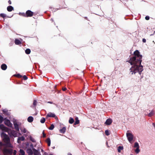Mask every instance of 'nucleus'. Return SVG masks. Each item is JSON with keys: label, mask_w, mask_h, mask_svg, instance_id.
Listing matches in <instances>:
<instances>
[{"label": "nucleus", "mask_w": 155, "mask_h": 155, "mask_svg": "<svg viewBox=\"0 0 155 155\" xmlns=\"http://www.w3.org/2000/svg\"><path fill=\"white\" fill-rule=\"evenodd\" d=\"M142 57V56L140 54L139 51L136 50L134 52V56L130 58L128 62L133 65L130 69L131 74L137 72H138L140 74L143 70V66L141 64Z\"/></svg>", "instance_id": "f257e3e1"}, {"label": "nucleus", "mask_w": 155, "mask_h": 155, "mask_svg": "<svg viewBox=\"0 0 155 155\" xmlns=\"http://www.w3.org/2000/svg\"><path fill=\"white\" fill-rule=\"evenodd\" d=\"M3 137V140L5 143V146L8 147H11V144L10 142V140L8 136L5 133L2 134Z\"/></svg>", "instance_id": "f03ea898"}, {"label": "nucleus", "mask_w": 155, "mask_h": 155, "mask_svg": "<svg viewBox=\"0 0 155 155\" xmlns=\"http://www.w3.org/2000/svg\"><path fill=\"white\" fill-rule=\"evenodd\" d=\"M34 13L30 10H27L25 13H23V16L25 17H30L33 15Z\"/></svg>", "instance_id": "7ed1b4c3"}, {"label": "nucleus", "mask_w": 155, "mask_h": 155, "mask_svg": "<svg viewBox=\"0 0 155 155\" xmlns=\"http://www.w3.org/2000/svg\"><path fill=\"white\" fill-rule=\"evenodd\" d=\"M3 152L4 154H9L10 155L12 154L13 150L12 149H4L3 150Z\"/></svg>", "instance_id": "20e7f679"}, {"label": "nucleus", "mask_w": 155, "mask_h": 155, "mask_svg": "<svg viewBox=\"0 0 155 155\" xmlns=\"http://www.w3.org/2000/svg\"><path fill=\"white\" fill-rule=\"evenodd\" d=\"M4 120V123L6 125L9 127H12V124L11 123L10 120L7 119L6 118H5Z\"/></svg>", "instance_id": "39448f33"}, {"label": "nucleus", "mask_w": 155, "mask_h": 155, "mask_svg": "<svg viewBox=\"0 0 155 155\" xmlns=\"http://www.w3.org/2000/svg\"><path fill=\"white\" fill-rule=\"evenodd\" d=\"M127 136L128 140L129 142L131 141L133 139V136L132 134L130 133H127Z\"/></svg>", "instance_id": "423d86ee"}, {"label": "nucleus", "mask_w": 155, "mask_h": 155, "mask_svg": "<svg viewBox=\"0 0 155 155\" xmlns=\"http://www.w3.org/2000/svg\"><path fill=\"white\" fill-rule=\"evenodd\" d=\"M14 126L15 129L16 130L17 132L19 131V126L18 124L16 122H14Z\"/></svg>", "instance_id": "0eeeda50"}, {"label": "nucleus", "mask_w": 155, "mask_h": 155, "mask_svg": "<svg viewBox=\"0 0 155 155\" xmlns=\"http://www.w3.org/2000/svg\"><path fill=\"white\" fill-rule=\"evenodd\" d=\"M56 117L55 115L52 113L50 112L47 114L46 116V118L47 119L48 117Z\"/></svg>", "instance_id": "6e6552de"}, {"label": "nucleus", "mask_w": 155, "mask_h": 155, "mask_svg": "<svg viewBox=\"0 0 155 155\" xmlns=\"http://www.w3.org/2000/svg\"><path fill=\"white\" fill-rule=\"evenodd\" d=\"M17 132L14 130H11L10 134L14 137H17Z\"/></svg>", "instance_id": "1a4fd4ad"}, {"label": "nucleus", "mask_w": 155, "mask_h": 155, "mask_svg": "<svg viewBox=\"0 0 155 155\" xmlns=\"http://www.w3.org/2000/svg\"><path fill=\"white\" fill-rule=\"evenodd\" d=\"M25 139V137L23 136L19 137L18 138L17 142L19 143H21V141H24Z\"/></svg>", "instance_id": "9d476101"}, {"label": "nucleus", "mask_w": 155, "mask_h": 155, "mask_svg": "<svg viewBox=\"0 0 155 155\" xmlns=\"http://www.w3.org/2000/svg\"><path fill=\"white\" fill-rule=\"evenodd\" d=\"M32 150H33L34 154V155H41L40 152L35 148H33Z\"/></svg>", "instance_id": "9b49d317"}, {"label": "nucleus", "mask_w": 155, "mask_h": 155, "mask_svg": "<svg viewBox=\"0 0 155 155\" xmlns=\"http://www.w3.org/2000/svg\"><path fill=\"white\" fill-rule=\"evenodd\" d=\"M0 129H2V130L7 131L8 128L7 127H5L4 125L2 124L0 125Z\"/></svg>", "instance_id": "f8f14e48"}, {"label": "nucleus", "mask_w": 155, "mask_h": 155, "mask_svg": "<svg viewBox=\"0 0 155 155\" xmlns=\"http://www.w3.org/2000/svg\"><path fill=\"white\" fill-rule=\"evenodd\" d=\"M112 122V120L110 119H107L105 122V124L107 125H110Z\"/></svg>", "instance_id": "ddd939ff"}, {"label": "nucleus", "mask_w": 155, "mask_h": 155, "mask_svg": "<svg viewBox=\"0 0 155 155\" xmlns=\"http://www.w3.org/2000/svg\"><path fill=\"white\" fill-rule=\"evenodd\" d=\"M1 68L3 70H5L7 68V66L6 64H3L1 65Z\"/></svg>", "instance_id": "4468645a"}, {"label": "nucleus", "mask_w": 155, "mask_h": 155, "mask_svg": "<svg viewBox=\"0 0 155 155\" xmlns=\"http://www.w3.org/2000/svg\"><path fill=\"white\" fill-rule=\"evenodd\" d=\"M14 10L13 7L12 6L10 5L7 7V10L8 12H11Z\"/></svg>", "instance_id": "2eb2a0df"}, {"label": "nucleus", "mask_w": 155, "mask_h": 155, "mask_svg": "<svg viewBox=\"0 0 155 155\" xmlns=\"http://www.w3.org/2000/svg\"><path fill=\"white\" fill-rule=\"evenodd\" d=\"M75 121L74 124V125H76L79 124L80 121L77 117H75Z\"/></svg>", "instance_id": "dca6fc26"}, {"label": "nucleus", "mask_w": 155, "mask_h": 155, "mask_svg": "<svg viewBox=\"0 0 155 155\" xmlns=\"http://www.w3.org/2000/svg\"><path fill=\"white\" fill-rule=\"evenodd\" d=\"M66 130V128L65 127H63L62 129L60 130V133H64Z\"/></svg>", "instance_id": "f3484780"}, {"label": "nucleus", "mask_w": 155, "mask_h": 155, "mask_svg": "<svg viewBox=\"0 0 155 155\" xmlns=\"http://www.w3.org/2000/svg\"><path fill=\"white\" fill-rule=\"evenodd\" d=\"M27 153L29 155H32L33 154V150L32 151L31 149H28L27 150Z\"/></svg>", "instance_id": "a211bd4d"}, {"label": "nucleus", "mask_w": 155, "mask_h": 155, "mask_svg": "<svg viewBox=\"0 0 155 155\" xmlns=\"http://www.w3.org/2000/svg\"><path fill=\"white\" fill-rule=\"evenodd\" d=\"M15 43L16 45H19L21 44V41L19 40L18 39H15Z\"/></svg>", "instance_id": "6ab92c4d"}, {"label": "nucleus", "mask_w": 155, "mask_h": 155, "mask_svg": "<svg viewBox=\"0 0 155 155\" xmlns=\"http://www.w3.org/2000/svg\"><path fill=\"white\" fill-rule=\"evenodd\" d=\"M33 118L31 116H30L28 118V122L31 123L33 121Z\"/></svg>", "instance_id": "aec40b11"}, {"label": "nucleus", "mask_w": 155, "mask_h": 155, "mask_svg": "<svg viewBox=\"0 0 155 155\" xmlns=\"http://www.w3.org/2000/svg\"><path fill=\"white\" fill-rule=\"evenodd\" d=\"M46 142L48 143V146H50L51 145V140L49 138H48L46 140Z\"/></svg>", "instance_id": "412c9836"}, {"label": "nucleus", "mask_w": 155, "mask_h": 155, "mask_svg": "<svg viewBox=\"0 0 155 155\" xmlns=\"http://www.w3.org/2000/svg\"><path fill=\"white\" fill-rule=\"evenodd\" d=\"M74 122V119L72 117H70L69 119V123L70 124H73Z\"/></svg>", "instance_id": "4be33fe9"}, {"label": "nucleus", "mask_w": 155, "mask_h": 155, "mask_svg": "<svg viewBox=\"0 0 155 155\" xmlns=\"http://www.w3.org/2000/svg\"><path fill=\"white\" fill-rule=\"evenodd\" d=\"M19 152H20V154L19 155H25V152L23 150L20 149L19 150Z\"/></svg>", "instance_id": "5701e85b"}, {"label": "nucleus", "mask_w": 155, "mask_h": 155, "mask_svg": "<svg viewBox=\"0 0 155 155\" xmlns=\"http://www.w3.org/2000/svg\"><path fill=\"white\" fill-rule=\"evenodd\" d=\"M25 52L27 54H29L31 52V50L29 49H27L25 51Z\"/></svg>", "instance_id": "b1692460"}, {"label": "nucleus", "mask_w": 155, "mask_h": 155, "mask_svg": "<svg viewBox=\"0 0 155 155\" xmlns=\"http://www.w3.org/2000/svg\"><path fill=\"white\" fill-rule=\"evenodd\" d=\"M30 140L33 143H35L36 142V141L35 139L33 138L31 136L30 137Z\"/></svg>", "instance_id": "393cba45"}, {"label": "nucleus", "mask_w": 155, "mask_h": 155, "mask_svg": "<svg viewBox=\"0 0 155 155\" xmlns=\"http://www.w3.org/2000/svg\"><path fill=\"white\" fill-rule=\"evenodd\" d=\"M20 130L21 132L24 133H25L26 132V129L25 128H20Z\"/></svg>", "instance_id": "a878e982"}, {"label": "nucleus", "mask_w": 155, "mask_h": 155, "mask_svg": "<svg viewBox=\"0 0 155 155\" xmlns=\"http://www.w3.org/2000/svg\"><path fill=\"white\" fill-rule=\"evenodd\" d=\"M154 114V112L153 111H152L148 115L149 117H151Z\"/></svg>", "instance_id": "bb28decb"}, {"label": "nucleus", "mask_w": 155, "mask_h": 155, "mask_svg": "<svg viewBox=\"0 0 155 155\" xmlns=\"http://www.w3.org/2000/svg\"><path fill=\"white\" fill-rule=\"evenodd\" d=\"M45 119L44 117H42L40 120V122L41 123H44L45 122Z\"/></svg>", "instance_id": "cd10ccee"}, {"label": "nucleus", "mask_w": 155, "mask_h": 155, "mask_svg": "<svg viewBox=\"0 0 155 155\" xmlns=\"http://www.w3.org/2000/svg\"><path fill=\"white\" fill-rule=\"evenodd\" d=\"M54 128V126L53 124H52L51 125L50 127L48 128L50 130H53Z\"/></svg>", "instance_id": "c85d7f7f"}, {"label": "nucleus", "mask_w": 155, "mask_h": 155, "mask_svg": "<svg viewBox=\"0 0 155 155\" xmlns=\"http://www.w3.org/2000/svg\"><path fill=\"white\" fill-rule=\"evenodd\" d=\"M123 148L122 147L119 146L118 147V148L117 149L118 152H120L121 150H123Z\"/></svg>", "instance_id": "c756f323"}, {"label": "nucleus", "mask_w": 155, "mask_h": 155, "mask_svg": "<svg viewBox=\"0 0 155 155\" xmlns=\"http://www.w3.org/2000/svg\"><path fill=\"white\" fill-rule=\"evenodd\" d=\"M4 119L3 117L1 115H0V124L2 122Z\"/></svg>", "instance_id": "7c9ffc66"}, {"label": "nucleus", "mask_w": 155, "mask_h": 155, "mask_svg": "<svg viewBox=\"0 0 155 155\" xmlns=\"http://www.w3.org/2000/svg\"><path fill=\"white\" fill-rule=\"evenodd\" d=\"M134 147L135 148L139 147V144L138 143L135 142L134 143Z\"/></svg>", "instance_id": "2f4dec72"}, {"label": "nucleus", "mask_w": 155, "mask_h": 155, "mask_svg": "<svg viewBox=\"0 0 155 155\" xmlns=\"http://www.w3.org/2000/svg\"><path fill=\"white\" fill-rule=\"evenodd\" d=\"M0 16L4 18L6 16V14H5L1 13V14H0Z\"/></svg>", "instance_id": "473e14b6"}, {"label": "nucleus", "mask_w": 155, "mask_h": 155, "mask_svg": "<svg viewBox=\"0 0 155 155\" xmlns=\"http://www.w3.org/2000/svg\"><path fill=\"white\" fill-rule=\"evenodd\" d=\"M139 148V147H137L136 149L135 150V152L137 153H138L140 151Z\"/></svg>", "instance_id": "72a5a7b5"}, {"label": "nucleus", "mask_w": 155, "mask_h": 155, "mask_svg": "<svg viewBox=\"0 0 155 155\" xmlns=\"http://www.w3.org/2000/svg\"><path fill=\"white\" fill-rule=\"evenodd\" d=\"M15 76L16 77L19 78H21L22 77V76L19 74H17L15 75Z\"/></svg>", "instance_id": "f704fd0d"}, {"label": "nucleus", "mask_w": 155, "mask_h": 155, "mask_svg": "<svg viewBox=\"0 0 155 155\" xmlns=\"http://www.w3.org/2000/svg\"><path fill=\"white\" fill-rule=\"evenodd\" d=\"M105 133L106 135L108 136L109 135V131L108 130H106L105 131Z\"/></svg>", "instance_id": "c9c22d12"}, {"label": "nucleus", "mask_w": 155, "mask_h": 155, "mask_svg": "<svg viewBox=\"0 0 155 155\" xmlns=\"http://www.w3.org/2000/svg\"><path fill=\"white\" fill-rule=\"evenodd\" d=\"M23 78L24 80H26L28 79V77L25 75H24L23 76Z\"/></svg>", "instance_id": "e433bc0d"}, {"label": "nucleus", "mask_w": 155, "mask_h": 155, "mask_svg": "<svg viewBox=\"0 0 155 155\" xmlns=\"http://www.w3.org/2000/svg\"><path fill=\"white\" fill-rule=\"evenodd\" d=\"M37 101L35 100H34L33 101V104L34 106H35L36 105Z\"/></svg>", "instance_id": "4c0bfd02"}, {"label": "nucleus", "mask_w": 155, "mask_h": 155, "mask_svg": "<svg viewBox=\"0 0 155 155\" xmlns=\"http://www.w3.org/2000/svg\"><path fill=\"white\" fill-rule=\"evenodd\" d=\"M145 19L146 20H148L149 19H150V17L149 16H146L145 17Z\"/></svg>", "instance_id": "58836bf2"}, {"label": "nucleus", "mask_w": 155, "mask_h": 155, "mask_svg": "<svg viewBox=\"0 0 155 155\" xmlns=\"http://www.w3.org/2000/svg\"><path fill=\"white\" fill-rule=\"evenodd\" d=\"M67 89L66 87H63L62 88V90L63 91H65L67 90Z\"/></svg>", "instance_id": "ea45409f"}, {"label": "nucleus", "mask_w": 155, "mask_h": 155, "mask_svg": "<svg viewBox=\"0 0 155 155\" xmlns=\"http://www.w3.org/2000/svg\"><path fill=\"white\" fill-rule=\"evenodd\" d=\"M43 136L44 137H45L46 136V134L44 133V131L43 132Z\"/></svg>", "instance_id": "a19ab883"}, {"label": "nucleus", "mask_w": 155, "mask_h": 155, "mask_svg": "<svg viewBox=\"0 0 155 155\" xmlns=\"http://www.w3.org/2000/svg\"><path fill=\"white\" fill-rule=\"evenodd\" d=\"M17 151L16 150H14L13 151V154L14 155H15Z\"/></svg>", "instance_id": "79ce46f5"}, {"label": "nucleus", "mask_w": 155, "mask_h": 155, "mask_svg": "<svg viewBox=\"0 0 155 155\" xmlns=\"http://www.w3.org/2000/svg\"><path fill=\"white\" fill-rule=\"evenodd\" d=\"M8 3L9 4L11 5L12 4V2L11 0H9L8 1Z\"/></svg>", "instance_id": "37998d69"}, {"label": "nucleus", "mask_w": 155, "mask_h": 155, "mask_svg": "<svg viewBox=\"0 0 155 155\" xmlns=\"http://www.w3.org/2000/svg\"><path fill=\"white\" fill-rule=\"evenodd\" d=\"M48 154L47 153L45 152L44 153V154L43 155H48Z\"/></svg>", "instance_id": "c03bdc74"}, {"label": "nucleus", "mask_w": 155, "mask_h": 155, "mask_svg": "<svg viewBox=\"0 0 155 155\" xmlns=\"http://www.w3.org/2000/svg\"><path fill=\"white\" fill-rule=\"evenodd\" d=\"M143 40V43H145L146 42V39H142Z\"/></svg>", "instance_id": "a18cd8bd"}, {"label": "nucleus", "mask_w": 155, "mask_h": 155, "mask_svg": "<svg viewBox=\"0 0 155 155\" xmlns=\"http://www.w3.org/2000/svg\"><path fill=\"white\" fill-rule=\"evenodd\" d=\"M48 103H50L51 104H52L53 103L52 102H51V101H48Z\"/></svg>", "instance_id": "49530a36"}, {"label": "nucleus", "mask_w": 155, "mask_h": 155, "mask_svg": "<svg viewBox=\"0 0 155 155\" xmlns=\"http://www.w3.org/2000/svg\"><path fill=\"white\" fill-rule=\"evenodd\" d=\"M68 155H72V154L70 153H68Z\"/></svg>", "instance_id": "de8ad7c7"}, {"label": "nucleus", "mask_w": 155, "mask_h": 155, "mask_svg": "<svg viewBox=\"0 0 155 155\" xmlns=\"http://www.w3.org/2000/svg\"><path fill=\"white\" fill-rule=\"evenodd\" d=\"M153 126H154V127L155 128V124L153 123Z\"/></svg>", "instance_id": "09e8293b"}, {"label": "nucleus", "mask_w": 155, "mask_h": 155, "mask_svg": "<svg viewBox=\"0 0 155 155\" xmlns=\"http://www.w3.org/2000/svg\"><path fill=\"white\" fill-rule=\"evenodd\" d=\"M41 151L42 152H43L44 151L42 149L41 150Z\"/></svg>", "instance_id": "8fccbe9b"}, {"label": "nucleus", "mask_w": 155, "mask_h": 155, "mask_svg": "<svg viewBox=\"0 0 155 155\" xmlns=\"http://www.w3.org/2000/svg\"><path fill=\"white\" fill-rule=\"evenodd\" d=\"M5 111L4 110H3V112L5 113Z\"/></svg>", "instance_id": "3c124183"}, {"label": "nucleus", "mask_w": 155, "mask_h": 155, "mask_svg": "<svg viewBox=\"0 0 155 155\" xmlns=\"http://www.w3.org/2000/svg\"><path fill=\"white\" fill-rule=\"evenodd\" d=\"M153 42L155 44V41H153Z\"/></svg>", "instance_id": "603ef678"}, {"label": "nucleus", "mask_w": 155, "mask_h": 155, "mask_svg": "<svg viewBox=\"0 0 155 155\" xmlns=\"http://www.w3.org/2000/svg\"><path fill=\"white\" fill-rule=\"evenodd\" d=\"M130 155H133V154H130Z\"/></svg>", "instance_id": "864d4df0"}, {"label": "nucleus", "mask_w": 155, "mask_h": 155, "mask_svg": "<svg viewBox=\"0 0 155 155\" xmlns=\"http://www.w3.org/2000/svg\"><path fill=\"white\" fill-rule=\"evenodd\" d=\"M52 155V154H50V155Z\"/></svg>", "instance_id": "5fc2aeb1"}]
</instances>
